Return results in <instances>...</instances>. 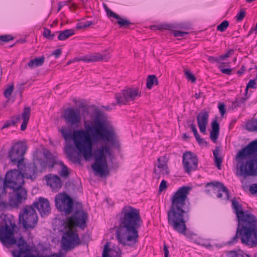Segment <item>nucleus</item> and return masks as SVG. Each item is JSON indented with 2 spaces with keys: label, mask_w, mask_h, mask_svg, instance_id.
I'll list each match as a JSON object with an SVG mask.
<instances>
[{
  "label": "nucleus",
  "mask_w": 257,
  "mask_h": 257,
  "mask_svg": "<svg viewBox=\"0 0 257 257\" xmlns=\"http://www.w3.org/2000/svg\"><path fill=\"white\" fill-rule=\"evenodd\" d=\"M89 117V119L83 116L84 130H77L72 133L70 127L63 126L60 132L66 143L65 152L68 159L73 162L78 161L73 146L69 144L72 140L86 161L94 158L95 162L92 168L96 175L102 177L109 173L107 159L112 156L110 144L117 141V136L115 128L103 112L96 109Z\"/></svg>",
  "instance_id": "f257e3e1"
},
{
  "label": "nucleus",
  "mask_w": 257,
  "mask_h": 257,
  "mask_svg": "<svg viewBox=\"0 0 257 257\" xmlns=\"http://www.w3.org/2000/svg\"><path fill=\"white\" fill-rule=\"evenodd\" d=\"M140 225L139 211L131 206L124 207L115 231V237L119 243L128 246L135 244L139 237L138 228Z\"/></svg>",
  "instance_id": "f03ea898"
},
{
  "label": "nucleus",
  "mask_w": 257,
  "mask_h": 257,
  "mask_svg": "<svg viewBox=\"0 0 257 257\" xmlns=\"http://www.w3.org/2000/svg\"><path fill=\"white\" fill-rule=\"evenodd\" d=\"M191 188L183 186L173 195L171 206L168 212L169 224L178 232L185 234L187 228L184 214L189 211V203L187 196Z\"/></svg>",
  "instance_id": "7ed1b4c3"
},
{
  "label": "nucleus",
  "mask_w": 257,
  "mask_h": 257,
  "mask_svg": "<svg viewBox=\"0 0 257 257\" xmlns=\"http://www.w3.org/2000/svg\"><path fill=\"white\" fill-rule=\"evenodd\" d=\"M232 208L238 219V227L232 242L239 236L241 242L250 247L257 245V220L255 217L242 210L241 205L235 200H232Z\"/></svg>",
  "instance_id": "20e7f679"
},
{
  "label": "nucleus",
  "mask_w": 257,
  "mask_h": 257,
  "mask_svg": "<svg viewBox=\"0 0 257 257\" xmlns=\"http://www.w3.org/2000/svg\"><path fill=\"white\" fill-rule=\"evenodd\" d=\"M87 218V214L82 210L75 212L73 215L64 222L66 232L61 240L62 248L65 250H70L79 243V238L74 229L76 226L84 228Z\"/></svg>",
  "instance_id": "39448f33"
},
{
  "label": "nucleus",
  "mask_w": 257,
  "mask_h": 257,
  "mask_svg": "<svg viewBox=\"0 0 257 257\" xmlns=\"http://www.w3.org/2000/svg\"><path fill=\"white\" fill-rule=\"evenodd\" d=\"M257 140L251 142L237 154L236 175L246 177L254 176L257 171Z\"/></svg>",
  "instance_id": "423d86ee"
},
{
  "label": "nucleus",
  "mask_w": 257,
  "mask_h": 257,
  "mask_svg": "<svg viewBox=\"0 0 257 257\" xmlns=\"http://www.w3.org/2000/svg\"><path fill=\"white\" fill-rule=\"evenodd\" d=\"M38 216L35 210L32 207L26 206L19 214V222L26 229H32L37 224Z\"/></svg>",
  "instance_id": "0eeeda50"
},
{
  "label": "nucleus",
  "mask_w": 257,
  "mask_h": 257,
  "mask_svg": "<svg viewBox=\"0 0 257 257\" xmlns=\"http://www.w3.org/2000/svg\"><path fill=\"white\" fill-rule=\"evenodd\" d=\"M141 91L138 87H127L115 95L118 104H126L141 96Z\"/></svg>",
  "instance_id": "6e6552de"
},
{
  "label": "nucleus",
  "mask_w": 257,
  "mask_h": 257,
  "mask_svg": "<svg viewBox=\"0 0 257 257\" xmlns=\"http://www.w3.org/2000/svg\"><path fill=\"white\" fill-rule=\"evenodd\" d=\"M27 150L26 145L22 142H18L14 145L9 153V158L14 164L17 163L18 168L22 170L23 157Z\"/></svg>",
  "instance_id": "1a4fd4ad"
},
{
  "label": "nucleus",
  "mask_w": 257,
  "mask_h": 257,
  "mask_svg": "<svg viewBox=\"0 0 257 257\" xmlns=\"http://www.w3.org/2000/svg\"><path fill=\"white\" fill-rule=\"evenodd\" d=\"M55 202L56 207L60 211L67 214L72 210V199L65 193L58 194L55 197Z\"/></svg>",
  "instance_id": "9d476101"
},
{
  "label": "nucleus",
  "mask_w": 257,
  "mask_h": 257,
  "mask_svg": "<svg viewBox=\"0 0 257 257\" xmlns=\"http://www.w3.org/2000/svg\"><path fill=\"white\" fill-rule=\"evenodd\" d=\"M31 109L29 107H25L22 115H18L14 117L11 120L6 121L2 127V128H7L10 126L15 125V123L23 120L21 126V130L22 131H25L27 126L28 122L30 116Z\"/></svg>",
  "instance_id": "9b49d317"
},
{
  "label": "nucleus",
  "mask_w": 257,
  "mask_h": 257,
  "mask_svg": "<svg viewBox=\"0 0 257 257\" xmlns=\"http://www.w3.org/2000/svg\"><path fill=\"white\" fill-rule=\"evenodd\" d=\"M182 164L185 171L187 173L195 171L198 167V159L195 154L186 152L183 154Z\"/></svg>",
  "instance_id": "f8f14e48"
},
{
  "label": "nucleus",
  "mask_w": 257,
  "mask_h": 257,
  "mask_svg": "<svg viewBox=\"0 0 257 257\" xmlns=\"http://www.w3.org/2000/svg\"><path fill=\"white\" fill-rule=\"evenodd\" d=\"M63 117L71 125H78L81 122L80 112L78 109L69 108L65 110Z\"/></svg>",
  "instance_id": "ddd939ff"
},
{
  "label": "nucleus",
  "mask_w": 257,
  "mask_h": 257,
  "mask_svg": "<svg viewBox=\"0 0 257 257\" xmlns=\"http://www.w3.org/2000/svg\"><path fill=\"white\" fill-rule=\"evenodd\" d=\"M158 164L154 169V177L159 179L161 176L167 175L170 171L167 165V162L164 157H159L158 160Z\"/></svg>",
  "instance_id": "4468645a"
},
{
  "label": "nucleus",
  "mask_w": 257,
  "mask_h": 257,
  "mask_svg": "<svg viewBox=\"0 0 257 257\" xmlns=\"http://www.w3.org/2000/svg\"><path fill=\"white\" fill-rule=\"evenodd\" d=\"M110 58L109 53L102 54L99 53L90 54L85 56L74 58L72 62L82 61L85 62H94L99 61H107Z\"/></svg>",
  "instance_id": "2eb2a0df"
},
{
  "label": "nucleus",
  "mask_w": 257,
  "mask_h": 257,
  "mask_svg": "<svg viewBox=\"0 0 257 257\" xmlns=\"http://www.w3.org/2000/svg\"><path fill=\"white\" fill-rule=\"evenodd\" d=\"M102 257H121V251L117 246L107 242L104 247Z\"/></svg>",
  "instance_id": "dca6fc26"
},
{
  "label": "nucleus",
  "mask_w": 257,
  "mask_h": 257,
  "mask_svg": "<svg viewBox=\"0 0 257 257\" xmlns=\"http://www.w3.org/2000/svg\"><path fill=\"white\" fill-rule=\"evenodd\" d=\"M47 185L54 192H57L62 187V183L60 178L52 174H49L45 177Z\"/></svg>",
  "instance_id": "f3484780"
},
{
  "label": "nucleus",
  "mask_w": 257,
  "mask_h": 257,
  "mask_svg": "<svg viewBox=\"0 0 257 257\" xmlns=\"http://www.w3.org/2000/svg\"><path fill=\"white\" fill-rule=\"evenodd\" d=\"M209 119V113L205 110H203L199 112L197 117V124L201 133L204 134L206 132V126L208 124Z\"/></svg>",
  "instance_id": "a211bd4d"
},
{
  "label": "nucleus",
  "mask_w": 257,
  "mask_h": 257,
  "mask_svg": "<svg viewBox=\"0 0 257 257\" xmlns=\"http://www.w3.org/2000/svg\"><path fill=\"white\" fill-rule=\"evenodd\" d=\"M33 205L38 209L42 216L49 213L50 211L49 202L46 198H39L38 200L34 202Z\"/></svg>",
  "instance_id": "6ab92c4d"
},
{
  "label": "nucleus",
  "mask_w": 257,
  "mask_h": 257,
  "mask_svg": "<svg viewBox=\"0 0 257 257\" xmlns=\"http://www.w3.org/2000/svg\"><path fill=\"white\" fill-rule=\"evenodd\" d=\"M25 169H23L22 175L24 178L34 180L37 176V168L35 164H30L24 166Z\"/></svg>",
  "instance_id": "aec40b11"
},
{
  "label": "nucleus",
  "mask_w": 257,
  "mask_h": 257,
  "mask_svg": "<svg viewBox=\"0 0 257 257\" xmlns=\"http://www.w3.org/2000/svg\"><path fill=\"white\" fill-rule=\"evenodd\" d=\"M211 131L210 137L211 140L216 143L219 134V125L216 120L212 121L211 123Z\"/></svg>",
  "instance_id": "412c9836"
},
{
  "label": "nucleus",
  "mask_w": 257,
  "mask_h": 257,
  "mask_svg": "<svg viewBox=\"0 0 257 257\" xmlns=\"http://www.w3.org/2000/svg\"><path fill=\"white\" fill-rule=\"evenodd\" d=\"M219 192H222L224 194V198L229 199V193L226 187L219 182H215L212 191V194H217Z\"/></svg>",
  "instance_id": "4be33fe9"
},
{
  "label": "nucleus",
  "mask_w": 257,
  "mask_h": 257,
  "mask_svg": "<svg viewBox=\"0 0 257 257\" xmlns=\"http://www.w3.org/2000/svg\"><path fill=\"white\" fill-rule=\"evenodd\" d=\"M45 58L42 56L40 58H36L29 61L28 66L31 68L39 67L43 65L44 62Z\"/></svg>",
  "instance_id": "5701e85b"
},
{
  "label": "nucleus",
  "mask_w": 257,
  "mask_h": 257,
  "mask_svg": "<svg viewBox=\"0 0 257 257\" xmlns=\"http://www.w3.org/2000/svg\"><path fill=\"white\" fill-rule=\"evenodd\" d=\"M74 31L72 29H68L63 31H60L59 32L58 38L60 41H63L67 39L69 37L72 36L73 35H74Z\"/></svg>",
  "instance_id": "b1692460"
},
{
  "label": "nucleus",
  "mask_w": 257,
  "mask_h": 257,
  "mask_svg": "<svg viewBox=\"0 0 257 257\" xmlns=\"http://www.w3.org/2000/svg\"><path fill=\"white\" fill-rule=\"evenodd\" d=\"M213 154L214 157V161L216 166L219 169H220V166L222 162V159L219 155V148H216L213 151Z\"/></svg>",
  "instance_id": "393cba45"
},
{
  "label": "nucleus",
  "mask_w": 257,
  "mask_h": 257,
  "mask_svg": "<svg viewBox=\"0 0 257 257\" xmlns=\"http://www.w3.org/2000/svg\"><path fill=\"white\" fill-rule=\"evenodd\" d=\"M157 85L158 80L156 76L152 75H149L147 79V87L150 89L152 88L154 84Z\"/></svg>",
  "instance_id": "a878e982"
},
{
  "label": "nucleus",
  "mask_w": 257,
  "mask_h": 257,
  "mask_svg": "<svg viewBox=\"0 0 257 257\" xmlns=\"http://www.w3.org/2000/svg\"><path fill=\"white\" fill-rule=\"evenodd\" d=\"M58 163L61 167L60 171L59 172L60 175L62 177H67L69 174V171L68 168L61 161L58 162Z\"/></svg>",
  "instance_id": "bb28decb"
},
{
  "label": "nucleus",
  "mask_w": 257,
  "mask_h": 257,
  "mask_svg": "<svg viewBox=\"0 0 257 257\" xmlns=\"http://www.w3.org/2000/svg\"><path fill=\"white\" fill-rule=\"evenodd\" d=\"M195 242L198 244L205 247H208L210 246V243L209 240L200 237L196 238V239L195 240Z\"/></svg>",
  "instance_id": "cd10ccee"
},
{
  "label": "nucleus",
  "mask_w": 257,
  "mask_h": 257,
  "mask_svg": "<svg viewBox=\"0 0 257 257\" xmlns=\"http://www.w3.org/2000/svg\"><path fill=\"white\" fill-rule=\"evenodd\" d=\"M246 127L248 131H257V120L248 121L246 124Z\"/></svg>",
  "instance_id": "c85d7f7f"
},
{
  "label": "nucleus",
  "mask_w": 257,
  "mask_h": 257,
  "mask_svg": "<svg viewBox=\"0 0 257 257\" xmlns=\"http://www.w3.org/2000/svg\"><path fill=\"white\" fill-rule=\"evenodd\" d=\"M229 23L227 21H223L220 24L217 26V30L220 32H224L228 27Z\"/></svg>",
  "instance_id": "c756f323"
},
{
  "label": "nucleus",
  "mask_w": 257,
  "mask_h": 257,
  "mask_svg": "<svg viewBox=\"0 0 257 257\" xmlns=\"http://www.w3.org/2000/svg\"><path fill=\"white\" fill-rule=\"evenodd\" d=\"M116 19L118 20L117 23L120 27L127 26L130 24V22L127 20L121 18L119 16L118 18Z\"/></svg>",
  "instance_id": "7c9ffc66"
},
{
  "label": "nucleus",
  "mask_w": 257,
  "mask_h": 257,
  "mask_svg": "<svg viewBox=\"0 0 257 257\" xmlns=\"http://www.w3.org/2000/svg\"><path fill=\"white\" fill-rule=\"evenodd\" d=\"M43 36L47 39L52 40L54 38L55 35L54 34H51V32L50 30L47 28H44Z\"/></svg>",
  "instance_id": "2f4dec72"
},
{
  "label": "nucleus",
  "mask_w": 257,
  "mask_h": 257,
  "mask_svg": "<svg viewBox=\"0 0 257 257\" xmlns=\"http://www.w3.org/2000/svg\"><path fill=\"white\" fill-rule=\"evenodd\" d=\"M214 185L215 183H208L205 186V191L207 193L212 195Z\"/></svg>",
  "instance_id": "473e14b6"
},
{
  "label": "nucleus",
  "mask_w": 257,
  "mask_h": 257,
  "mask_svg": "<svg viewBox=\"0 0 257 257\" xmlns=\"http://www.w3.org/2000/svg\"><path fill=\"white\" fill-rule=\"evenodd\" d=\"M14 90V85L12 84L8 86L4 91V95L6 97H9L12 94V92Z\"/></svg>",
  "instance_id": "72a5a7b5"
},
{
  "label": "nucleus",
  "mask_w": 257,
  "mask_h": 257,
  "mask_svg": "<svg viewBox=\"0 0 257 257\" xmlns=\"http://www.w3.org/2000/svg\"><path fill=\"white\" fill-rule=\"evenodd\" d=\"M245 16V12L244 10H241L236 15V19L238 22L241 21Z\"/></svg>",
  "instance_id": "f704fd0d"
},
{
  "label": "nucleus",
  "mask_w": 257,
  "mask_h": 257,
  "mask_svg": "<svg viewBox=\"0 0 257 257\" xmlns=\"http://www.w3.org/2000/svg\"><path fill=\"white\" fill-rule=\"evenodd\" d=\"M13 40V37L11 35H6L0 36V42H8Z\"/></svg>",
  "instance_id": "c9c22d12"
},
{
  "label": "nucleus",
  "mask_w": 257,
  "mask_h": 257,
  "mask_svg": "<svg viewBox=\"0 0 257 257\" xmlns=\"http://www.w3.org/2000/svg\"><path fill=\"white\" fill-rule=\"evenodd\" d=\"M194 135V136H195L197 141L200 145L204 146H207V142L204 141L203 139H202L200 138V137L198 133H197V134H195Z\"/></svg>",
  "instance_id": "e433bc0d"
},
{
  "label": "nucleus",
  "mask_w": 257,
  "mask_h": 257,
  "mask_svg": "<svg viewBox=\"0 0 257 257\" xmlns=\"http://www.w3.org/2000/svg\"><path fill=\"white\" fill-rule=\"evenodd\" d=\"M218 68L222 73L228 75H230L231 72V69L230 68L225 69L223 67V64H221L218 66Z\"/></svg>",
  "instance_id": "4c0bfd02"
},
{
  "label": "nucleus",
  "mask_w": 257,
  "mask_h": 257,
  "mask_svg": "<svg viewBox=\"0 0 257 257\" xmlns=\"http://www.w3.org/2000/svg\"><path fill=\"white\" fill-rule=\"evenodd\" d=\"M234 54V50L233 49H230L228 50L224 55H222L219 56V58L221 60L226 59Z\"/></svg>",
  "instance_id": "58836bf2"
},
{
  "label": "nucleus",
  "mask_w": 257,
  "mask_h": 257,
  "mask_svg": "<svg viewBox=\"0 0 257 257\" xmlns=\"http://www.w3.org/2000/svg\"><path fill=\"white\" fill-rule=\"evenodd\" d=\"M173 34L174 37H183L185 35L188 34L187 32L180 31H175L173 32Z\"/></svg>",
  "instance_id": "ea45409f"
},
{
  "label": "nucleus",
  "mask_w": 257,
  "mask_h": 257,
  "mask_svg": "<svg viewBox=\"0 0 257 257\" xmlns=\"http://www.w3.org/2000/svg\"><path fill=\"white\" fill-rule=\"evenodd\" d=\"M185 75L188 80H191L192 82H195V78L189 71H186Z\"/></svg>",
  "instance_id": "a19ab883"
},
{
  "label": "nucleus",
  "mask_w": 257,
  "mask_h": 257,
  "mask_svg": "<svg viewBox=\"0 0 257 257\" xmlns=\"http://www.w3.org/2000/svg\"><path fill=\"white\" fill-rule=\"evenodd\" d=\"M249 191L252 194L257 193V185L256 184H252L250 185L249 187Z\"/></svg>",
  "instance_id": "79ce46f5"
},
{
  "label": "nucleus",
  "mask_w": 257,
  "mask_h": 257,
  "mask_svg": "<svg viewBox=\"0 0 257 257\" xmlns=\"http://www.w3.org/2000/svg\"><path fill=\"white\" fill-rule=\"evenodd\" d=\"M255 84L256 83L255 80H250V81L248 82L246 85V89L247 90L249 88H255Z\"/></svg>",
  "instance_id": "37998d69"
},
{
  "label": "nucleus",
  "mask_w": 257,
  "mask_h": 257,
  "mask_svg": "<svg viewBox=\"0 0 257 257\" xmlns=\"http://www.w3.org/2000/svg\"><path fill=\"white\" fill-rule=\"evenodd\" d=\"M166 188H167V182L164 180H163L160 184L159 191L162 192L164 190H165L166 189Z\"/></svg>",
  "instance_id": "c03bdc74"
},
{
  "label": "nucleus",
  "mask_w": 257,
  "mask_h": 257,
  "mask_svg": "<svg viewBox=\"0 0 257 257\" xmlns=\"http://www.w3.org/2000/svg\"><path fill=\"white\" fill-rule=\"evenodd\" d=\"M106 11L107 15L109 17H113V18H114L115 19H118V16L117 15H116V14H115L114 13H113L110 10L106 9Z\"/></svg>",
  "instance_id": "a18cd8bd"
},
{
  "label": "nucleus",
  "mask_w": 257,
  "mask_h": 257,
  "mask_svg": "<svg viewBox=\"0 0 257 257\" xmlns=\"http://www.w3.org/2000/svg\"><path fill=\"white\" fill-rule=\"evenodd\" d=\"M220 60H221V59L219 58V57L217 58V57H212V56H209L208 58V60L211 63L217 62V63H220Z\"/></svg>",
  "instance_id": "49530a36"
},
{
  "label": "nucleus",
  "mask_w": 257,
  "mask_h": 257,
  "mask_svg": "<svg viewBox=\"0 0 257 257\" xmlns=\"http://www.w3.org/2000/svg\"><path fill=\"white\" fill-rule=\"evenodd\" d=\"M218 109L220 114L223 116L225 112V105L223 103H220L218 105Z\"/></svg>",
  "instance_id": "de8ad7c7"
},
{
  "label": "nucleus",
  "mask_w": 257,
  "mask_h": 257,
  "mask_svg": "<svg viewBox=\"0 0 257 257\" xmlns=\"http://www.w3.org/2000/svg\"><path fill=\"white\" fill-rule=\"evenodd\" d=\"M62 53L61 49H57L53 51L52 53V55L55 56V58H58Z\"/></svg>",
  "instance_id": "09e8293b"
},
{
  "label": "nucleus",
  "mask_w": 257,
  "mask_h": 257,
  "mask_svg": "<svg viewBox=\"0 0 257 257\" xmlns=\"http://www.w3.org/2000/svg\"><path fill=\"white\" fill-rule=\"evenodd\" d=\"M246 99L245 98H240V99L239 100H237L236 101V102H237V105L238 106H241V104H243L244 103Z\"/></svg>",
  "instance_id": "8fccbe9b"
},
{
  "label": "nucleus",
  "mask_w": 257,
  "mask_h": 257,
  "mask_svg": "<svg viewBox=\"0 0 257 257\" xmlns=\"http://www.w3.org/2000/svg\"><path fill=\"white\" fill-rule=\"evenodd\" d=\"M228 257H240V255L237 254L235 251H230L228 254Z\"/></svg>",
  "instance_id": "3c124183"
},
{
  "label": "nucleus",
  "mask_w": 257,
  "mask_h": 257,
  "mask_svg": "<svg viewBox=\"0 0 257 257\" xmlns=\"http://www.w3.org/2000/svg\"><path fill=\"white\" fill-rule=\"evenodd\" d=\"M164 254L165 256L164 257H168L169 256V250L167 247V246L165 244L164 246Z\"/></svg>",
  "instance_id": "603ef678"
},
{
  "label": "nucleus",
  "mask_w": 257,
  "mask_h": 257,
  "mask_svg": "<svg viewBox=\"0 0 257 257\" xmlns=\"http://www.w3.org/2000/svg\"><path fill=\"white\" fill-rule=\"evenodd\" d=\"M190 127L191 129L192 130V132H193L194 134H197V133H198L197 130L194 124H191Z\"/></svg>",
  "instance_id": "864d4df0"
},
{
  "label": "nucleus",
  "mask_w": 257,
  "mask_h": 257,
  "mask_svg": "<svg viewBox=\"0 0 257 257\" xmlns=\"http://www.w3.org/2000/svg\"><path fill=\"white\" fill-rule=\"evenodd\" d=\"M217 197L218 198H223L224 199H225L224 198V194L222 192H219L217 194ZM226 199L227 200V199Z\"/></svg>",
  "instance_id": "5fc2aeb1"
},
{
  "label": "nucleus",
  "mask_w": 257,
  "mask_h": 257,
  "mask_svg": "<svg viewBox=\"0 0 257 257\" xmlns=\"http://www.w3.org/2000/svg\"><path fill=\"white\" fill-rule=\"evenodd\" d=\"M92 24L91 22H87L85 23L82 26H81L80 28H85L89 26Z\"/></svg>",
  "instance_id": "6e6d98bb"
},
{
  "label": "nucleus",
  "mask_w": 257,
  "mask_h": 257,
  "mask_svg": "<svg viewBox=\"0 0 257 257\" xmlns=\"http://www.w3.org/2000/svg\"><path fill=\"white\" fill-rule=\"evenodd\" d=\"M201 93H196L195 94H194V96L196 98V99H198L201 96Z\"/></svg>",
  "instance_id": "4d7b16f0"
},
{
  "label": "nucleus",
  "mask_w": 257,
  "mask_h": 257,
  "mask_svg": "<svg viewBox=\"0 0 257 257\" xmlns=\"http://www.w3.org/2000/svg\"><path fill=\"white\" fill-rule=\"evenodd\" d=\"M183 138H184V139H187V138H188V136H187V134H184V135H183Z\"/></svg>",
  "instance_id": "13d9d810"
},
{
  "label": "nucleus",
  "mask_w": 257,
  "mask_h": 257,
  "mask_svg": "<svg viewBox=\"0 0 257 257\" xmlns=\"http://www.w3.org/2000/svg\"><path fill=\"white\" fill-rule=\"evenodd\" d=\"M70 63H71V61H69V62L67 63V64H70Z\"/></svg>",
  "instance_id": "bf43d9fd"
},
{
  "label": "nucleus",
  "mask_w": 257,
  "mask_h": 257,
  "mask_svg": "<svg viewBox=\"0 0 257 257\" xmlns=\"http://www.w3.org/2000/svg\"><path fill=\"white\" fill-rule=\"evenodd\" d=\"M256 79H257V74H256Z\"/></svg>",
  "instance_id": "052dcab7"
}]
</instances>
